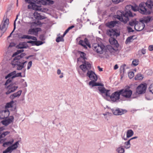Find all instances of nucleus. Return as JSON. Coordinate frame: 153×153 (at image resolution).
<instances>
[{"mask_svg": "<svg viewBox=\"0 0 153 153\" xmlns=\"http://www.w3.org/2000/svg\"><path fill=\"white\" fill-rule=\"evenodd\" d=\"M23 51L22 49L18 50L12 55L13 57H15L12 61L11 64L13 67H16L18 70H21L24 67V64L27 62V61L23 60V57L26 55L25 53H22L20 55L17 56Z\"/></svg>", "mask_w": 153, "mask_h": 153, "instance_id": "nucleus-1", "label": "nucleus"}, {"mask_svg": "<svg viewBox=\"0 0 153 153\" xmlns=\"http://www.w3.org/2000/svg\"><path fill=\"white\" fill-rule=\"evenodd\" d=\"M139 12L142 14H150L153 13V1L147 0L146 2H141L139 5Z\"/></svg>", "mask_w": 153, "mask_h": 153, "instance_id": "nucleus-2", "label": "nucleus"}, {"mask_svg": "<svg viewBox=\"0 0 153 153\" xmlns=\"http://www.w3.org/2000/svg\"><path fill=\"white\" fill-rule=\"evenodd\" d=\"M116 16V18L120 21L126 23L129 20L128 16L132 17L133 16L130 11H126L124 14L122 11H118Z\"/></svg>", "mask_w": 153, "mask_h": 153, "instance_id": "nucleus-3", "label": "nucleus"}, {"mask_svg": "<svg viewBox=\"0 0 153 153\" xmlns=\"http://www.w3.org/2000/svg\"><path fill=\"white\" fill-rule=\"evenodd\" d=\"M96 81L92 80L90 81L89 84L90 85H91L92 87L95 86H99L98 87V88L100 93L102 94L103 93H106V95L107 96H109V94L108 93L109 90H107L104 87V85L101 83H97L95 82Z\"/></svg>", "mask_w": 153, "mask_h": 153, "instance_id": "nucleus-4", "label": "nucleus"}, {"mask_svg": "<svg viewBox=\"0 0 153 153\" xmlns=\"http://www.w3.org/2000/svg\"><path fill=\"white\" fill-rule=\"evenodd\" d=\"M130 88V86H126L124 88L120 90L121 95L123 97L127 99L131 98L132 91Z\"/></svg>", "mask_w": 153, "mask_h": 153, "instance_id": "nucleus-5", "label": "nucleus"}, {"mask_svg": "<svg viewBox=\"0 0 153 153\" xmlns=\"http://www.w3.org/2000/svg\"><path fill=\"white\" fill-rule=\"evenodd\" d=\"M9 23V19L7 18V15H5L0 25V31L2 35L6 31Z\"/></svg>", "mask_w": 153, "mask_h": 153, "instance_id": "nucleus-6", "label": "nucleus"}, {"mask_svg": "<svg viewBox=\"0 0 153 153\" xmlns=\"http://www.w3.org/2000/svg\"><path fill=\"white\" fill-rule=\"evenodd\" d=\"M94 51L98 53L102 54L103 53L105 46L102 43H94L92 46Z\"/></svg>", "mask_w": 153, "mask_h": 153, "instance_id": "nucleus-7", "label": "nucleus"}, {"mask_svg": "<svg viewBox=\"0 0 153 153\" xmlns=\"http://www.w3.org/2000/svg\"><path fill=\"white\" fill-rule=\"evenodd\" d=\"M107 90L109 91L108 92L109 94V96L106 95V93L104 94L106 96L110 97L112 101L113 102H116L117 100H118L120 99V95H121V93L120 92V90L114 92V93L112 94L111 95H110V93L109 92L110 90Z\"/></svg>", "mask_w": 153, "mask_h": 153, "instance_id": "nucleus-8", "label": "nucleus"}, {"mask_svg": "<svg viewBox=\"0 0 153 153\" xmlns=\"http://www.w3.org/2000/svg\"><path fill=\"white\" fill-rule=\"evenodd\" d=\"M79 68L83 72H85L91 69V65L89 62L85 61L83 64L80 65Z\"/></svg>", "mask_w": 153, "mask_h": 153, "instance_id": "nucleus-9", "label": "nucleus"}, {"mask_svg": "<svg viewBox=\"0 0 153 153\" xmlns=\"http://www.w3.org/2000/svg\"><path fill=\"white\" fill-rule=\"evenodd\" d=\"M147 86L146 84H142L139 85L137 88L136 92L139 94L145 93Z\"/></svg>", "mask_w": 153, "mask_h": 153, "instance_id": "nucleus-10", "label": "nucleus"}, {"mask_svg": "<svg viewBox=\"0 0 153 153\" xmlns=\"http://www.w3.org/2000/svg\"><path fill=\"white\" fill-rule=\"evenodd\" d=\"M79 44L81 45L85 49L87 48V46L89 48L91 47L88 40L87 38H85L84 39V41L82 40H80L79 41Z\"/></svg>", "mask_w": 153, "mask_h": 153, "instance_id": "nucleus-11", "label": "nucleus"}, {"mask_svg": "<svg viewBox=\"0 0 153 153\" xmlns=\"http://www.w3.org/2000/svg\"><path fill=\"white\" fill-rule=\"evenodd\" d=\"M19 141L16 142L11 146L8 147L5 151H3V153H7L8 152H11L13 150L16 149L18 147V144Z\"/></svg>", "mask_w": 153, "mask_h": 153, "instance_id": "nucleus-12", "label": "nucleus"}, {"mask_svg": "<svg viewBox=\"0 0 153 153\" xmlns=\"http://www.w3.org/2000/svg\"><path fill=\"white\" fill-rule=\"evenodd\" d=\"M87 76H88L91 80L97 81V75L92 71H88L87 73Z\"/></svg>", "mask_w": 153, "mask_h": 153, "instance_id": "nucleus-13", "label": "nucleus"}, {"mask_svg": "<svg viewBox=\"0 0 153 153\" xmlns=\"http://www.w3.org/2000/svg\"><path fill=\"white\" fill-rule=\"evenodd\" d=\"M107 34L111 37H116L119 36L120 35L119 33L116 32V31L113 29H110L107 31Z\"/></svg>", "mask_w": 153, "mask_h": 153, "instance_id": "nucleus-14", "label": "nucleus"}, {"mask_svg": "<svg viewBox=\"0 0 153 153\" xmlns=\"http://www.w3.org/2000/svg\"><path fill=\"white\" fill-rule=\"evenodd\" d=\"M112 111L113 114L116 115H121L127 112L126 110H123L119 108L116 109H112Z\"/></svg>", "mask_w": 153, "mask_h": 153, "instance_id": "nucleus-15", "label": "nucleus"}, {"mask_svg": "<svg viewBox=\"0 0 153 153\" xmlns=\"http://www.w3.org/2000/svg\"><path fill=\"white\" fill-rule=\"evenodd\" d=\"M27 8L29 9H32L35 10L43 11L41 7L37 6L34 3H33L31 5H28Z\"/></svg>", "mask_w": 153, "mask_h": 153, "instance_id": "nucleus-16", "label": "nucleus"}, {"mask_svg": "<svg viewBox=\"0 0 153 153\" xmlns=\"http://www.w3.org/2000/svg\"><path fill=\"white\" fill-rule=\"evenodd\" d=\"M41 30V29L40 28H31L29 29L28 31V33L36 36L38 35V32L40 31Z\"/></svg>", "mask_w": 153, "mask_h": 153, "instance_id": "nucleus-17", "label": "nucleus"}, {"mask_svg": "<svg viewBox=\"0 0 153 153\" xmlns=\"http://www.w3.org/2000/svg\"><path fill=\"white\" fill-rule=\"evenodd\" d=\"M17 86H15L13 85H10L7 87V88L8 89V91L6 92V94L7 95L8 94L11 92H14L18 88Z\"/></svg>", "mask_w": 153, "mask_h": 153, "instance_id": "nucleus-18", "label": "nucleus"}, {"mask_svg": "<svg viewBox=\"0 0 153 153\" xmlns=\"http://www.w3.org/2000/svg\"><path fill=\"white\" fill-rule=\"evenodd\" d=\"M10 114L8 110H5L0 112V119H3L8 117Z\"/></svg>", "mask_w": 153, "mask_h": 153, "instance_id": "nucleus-19", "label": "nucleus"}, {"mask_svg": "<svg viewBox=\"0 0 153 153\" xmlns=\"http://www.w3.org/2000/svg\"><path fill=\"white\" fill-rule=\"evenodd\" d=\"M145 27V25L144 23L138 22L135 25L134 29L137 31H140L142 30Z\"/></svg>", "mask_w": 153, "mask_h": 153, "instance_id": "nucleus-20", "label": "nucleus"}, {"mask_svg": "<svg viewBox=\"0 0 153 153\" xmlns=\"http://www.w3.org/2000/svg\"><path fill=\"white\" fill-rule=\"evenodd\" d=\"M10 118L7 120H4L1 121L2 123L4 125L6 126L9 124L11 123L13 121L14 117L13 116H11Z\"/></svg>", "mask_w": 153, "mask_h": 153, "instance_id": "nucleus-21", "label": "nucleus"}, {"mask_svg": "<svg viewBox=\"0 0 153 153\" xmlns=\"http://www.w3.org/2000/svg\"><path fill=\"white\" fill-rule=\"evenodd\" d=\"M116 38V37H111L109 39V42L111 45H114L116 47H117L119 45L116 39L115 38Z\"/></svg>", "mask_w": 153, "mask_h": 153, "instance_id": "nucleus-22", "label": "nucleus"}, {"mask_svg": "<svg viewBox=\"0 0 153 153\" xmlns=\"http://www.w3.org/2000/svg\"><path fill=\"white\" fill-rule=\"evenodd\" d=\"M22 92L21 90H19L17 92L11 95L10 96V98L12 100L13 99L15 98L19 97L21 94Z\"/></svg>", "mask_w": 153, "mask_h": 153, "instance_id": "nucleus-23", "label": "nucleus"}, {"mask_svg": "<svg viewBox=\"0 0 153 153\" xmlns=\"http://www.w3.org/2000/svg\"><path fill=\"white\" fill-rule=\"evenodd\" d=\"M133 131L132 130L130 129L128 130L126 133L127 137L126 138H125L124 137V139L125 140H127L128 138H129L131 137L133 135Z\"/></svg>", "mask_w": 153, "mask_h": 153, "instance_id": "nucleus-24", "label": "nucleus"}, {"mask_svg": "<svg viewBox=\"0 0 153 153\" xmlns=\"http://www.w3.org/2000/svg\"><path fill=\"white\" fill-rule=\"evenodd\" d=\"M117 23L116 21H111L106 24L107 26L109 28H111L114 27Z\"/></svg>", "mask_w": 153, "mask_h": 153, "instance_id": "nucleus-25", "label": "nucleus"}, {"mask_svg": "<svg viewBox=\"0 0 153 153\" xmlns=\"http://www.w3.org/2000/svg\"><path fill=\"white\" fill-rule=\"evenodd\" d=\"M153 20V17L150 16H148L145 17L143 20V21L146 23H148Z\"/></svg>", "mask_w": 153, "mask_h": 153, "instance_id": "nucleus-26", "label": "nucleus"}, {"mask_svg": "<svg viewBox=\"0 0 153 153\" xmlns=\"http://www.w3.org/2000/svg\"><path fill=\"white\" fill-rule=\"evenodd\" d=\"M33 15L36 19L41 20L44 19L43 17L41 16L40 14L37 12H35L34 13Z\"/></svg>", "mask_w": 153, "mask_h": 153, "instance_id": "nucleus-27", "label": "nucleus"}, {"mask_svg": "<svg viewBox=\"0 0 153 153\" xmlns=\"http://www.w3.org/2000/svg\"><path fill=\"white\" fill-rule=\"evenodd\" d=\"M17 48L19 49H23L27 48L26 43L23 42L20 43L17 46Z\"/></svg>", "mask_w": 153, "mask_h": 153, "instance_id": "nucleus-28", "label": "nucleus"}, {"mask_svg": "<svg viewBox=\"0 0 153 153\" xmlns=\"http://www.w3.org/2000/svg\"><path fill=\"white\" fill-rule=\"evenodd\" d=\"M14 142V140L13 139H11L10 141H7L6 142L4 143L3 144V146L4 147L6 146H10L12 145Z\"/></svg>", "mask_w": 153, "mask_h": 153, "instance_id": "nucleus-29", "label": "nucleus"}, {"mask_svg": "<svg viewBox=\"0 0 153 153\" xmlns=\"http://www.w3.org/2000/svg\"><path fill=\"white\" fill-rule=\"evenodd\" d=\"M28 43H35V45L36 46H39V45H41L42 44V42L41 41H30L27 42Z\"/></svg>", "mask_w": 153, "mask_h": 153, "instance_id": "nucleus-30", "label": "nucleus"}, {"mask_svg": "<svg viewBox=\"0 0 153 153\" xmlns=\"http://www.w3.org/2000/svg\"><path fill=\"white\" fill-rule=\"evenodd\" d=\"M16 73V71H13V72L10 73L9 74H8L7 76L5 77V78L6 79H7L8 78L12 76V77L13 76H15V74Z\"/></svg>", "mask_w": 153, "mask_h": 153, "instance_id": "nucleus-31", "label": "nucleus"}, {"mask_svg": "<svg viewBox=\"0 0 153 153\" xmlns=\"http://www.w3.org/2000/svg\"><path fill=\"white\" fill-rule=\"evenodd\" d=\"M38 3H40L43 5H46L47 4V1H48L46 0H36Z\"/></svg>", "mask_w": 153, "mask_h": 153, "instance_id": "nucleus-32", "label": "nucleus"}, {"mask_svg": "<svg viewBox=\"0 0 153 153\" xmlns=\"http://www.w3.org/2000/svg\"><path fill=\"white\" fill-rule=\"evenodd\" d=\"M143 77L140 74H137L135 77V79L136 80H140L143 79Z\"/></svg>", "mask_w": 153, "mask_h": 153, "instance_id": "nucleus-33", "label": "nucleus"}, {"mask_svg": "<svg viewBox=\"0 0 153 153\" xmlns=\"http://www.w3.org/2000/svg\"><path fill=\"white\" fill-rule=\"evenodd\" d=\"M117 151L118 153H124L125 152L124 149L122 147H119L117 149Z\"/></svg>", "mask_w": 153, "mask_h": 153, "instance_id": "nucleus-34", "label": "nucleus"}, {"mask_svg": "<svg viewBox=\"0 0 153 153\" xmlns=\"http://www.w3.org/2000/svg\"><path fill=\"white\" fill-rule=\"evenodd\" d=\"M64 36H62L61 37L60 36H58V37L56 39V41L57 42H63L64 41V39L63 38V37Z\"/></svg>", "mask_w": 153, "mask_h": 153, "instance_id": "nucleus-35", "label": "nucleus"}, {"mask_svg": "<svg viewBox=\"0 0 153 153\" xmlns=\"http://www.w3.org/2000/svg\"><path fill=\"white\" fill-rule=\"evenodd\" d=\"M125 147L126 149H128L130 147V140H129L128 141L125 143Z\"/></svg>", "mask_w": 153, "mask_h": 153, "instance_id": "nucleus-36", "label": "nucleus"}, {"mask_svg": "<svg viewBox=\"0 0 153 153\" xmlns=\"http://www.w3.org/2000/svg\"><path fill=\"white\" fill-rule=\"evenodd\" d=\"M139 62V60L138 59H134L132 62V64L133 65L136 66L138 65Z\"/></svg>", "mask_w": 153, "mask_h": 153, "instance_id": "nucleus-37", "label": "nucleus"}, {"mask_svg": "<svg viewBox=\"0 0 153 153\" xmlns=\"http://www.w3.org/2000/svg\"><path fill=\"white\" fill-rule=\"evenodd\" d=\"M137 22V21L136 20H133V21H131L129 22V25L131 26H135V25L136 24Z\"/></svg>", "mask_w": 153, "mask_h": 153, "instance_id": "nucleus-38", "label": "nucleus"}, {"mask_svg": "<svg viewBox=\"0 0 153 153\" xmlns=\"http://www.w3.org/2000/svg\"><path fill=\"white\" fill-rule=\"evenodd\" d=\"M133 36H130L128 37L126 39V43H129L131 42V41L133 40Z\"/></svg>", "mask_w": 153, "mask_h": 153, "instance_id": "nucleus-39", "label": "nucleus"}, {"mask_svg": "<svg viewBox=\"0 0 153 153\" xmlns=\"http://www.w3.org/2000/svg\"><path fill=\"white\" fill-rule=\"evenodd\" d=\"M79 53L80 54V57L84 59H86L85 57V54L82 52L79 51Z\"/></svg>", "mask_w": 153, "mask_h": 153, "instance_id": "nucleus-40", "label": "nucleus"}, {"mask_svg": "<svg viewBox=\"0 0 153 153\" xmlns=\"http://www.w3.org/2000/svg\"><path fill=\"white\" fill-rule=\"evenodd\" d=\"M13 102L12 101L11 102H10L7 103L5 105V107L6 108H9L12 107V103H13Z\"/></svg>", "mask_w": 153, "mask_h": 153, "instance_id": "nucleus-41", "label": "nucleus"}, {"mask_svg": "<svg viewBox=\"0 0 153 153\" xmlns=\"http://www.w3.org/2000/svg\"><path fill=\"white\" fill-rule=\"evenodd\" d=\"M128 76L130 79H131L134 76V74L133 72H130L128 74Z\"/></svg>", "mask_w": 153, "mask_h": 153, "instance_id": "nucleus-42", "label": "nucleus"}, {"mask_svg": "<svg viewBox=\"0 0 153 153\" xmlns=\"http://www.w3.org/2000/svg\"><path fill=\"white\" fill-rule=\"evenodd\" d=\"M21 74H22L21 73H18L17 74H16V73L15 74V75L13 76L12 77V78H13L16 77H19V76L22 77V76L21 75Z\"/></svg>", "mask_w": 153, "mask_h": 153, "instance_id": "nucleus-43", "label": "nucleus"}, {"mask_svg": "<svg viewBox=\"0 0 153 153\" xmlns=\"http://www.w3.org/2000/svg\"><path fill=\"white\" fill-rule=\"evenodd\" d=\"M21 38L22 39H30V36L28 35H23L21 37Z\"/></svg>", "mask_w": 153, "mask_h": 153, "instance_id": "nucleus-44", "label": "nucleus"}, {"mask_svg": "<svg viewBox=\"0 0 153 153\" xmlns=\"http://www.w3.org/2000/svg\"><path fill=\"white\" fill-rule=\"evenodd\" d=\"M32 61H30L27 64V70H29L30 68L32 66Z\"/></svg>", "mask_w": 153, "mask_h": 153, "instance_id": "nucleus-45", "label": "nucleus"}, {"mask_svg": "<svg viewBox=\"0 0 153 153\" xmlns=\"http://www.w3.org/2000/svg\"><path fill=\"white\" fill-rule=\"evenodd\" d=\"M112 1L114 4H117L123 1V0H112Z\"/></svg>", "mask_w": 153, "mask_h": 153, "instance_id": "nucleus-46", "label": "nucleus"}, {"mask_svg": "<svg viewBox=\"0 0 153 153\" xmlns=\"http://www.w3.org/2000/svg\"><path fill=\"white\" fill-rule=\"evenodd\" d=\"M149 89L150 91L153 94V83L151 84L150 86Z\"/></svg>", "mask_w": 153, "mask_h": 153, "instance_id": "nucleus-47", "label": "nucleus"}, {"mask_svg": "<svg viewBox=\"0 0 153 153\" xmlns=\"http://www.w3.org/2000/svg\"><path fill=\"white\" fill-rule=\"evenodd\" d=\"M25 1L26 2L30 4L29 5H31L34 3L31 0H25Z\"/></svg>", "mask_w": 153, "mask_h": 153, "instance_id": "nucleus-48", "label": "nucleus"}, {"mask_svg": "<svg viewBox=\"0 0 153 153\" xmlns=\"http://www.w3.org/2000/svg\"><path fill=\"white\" fill-rule=\"evenodd\" d=\"M127 28L128 30V32H133L134 31L132 29V28L129 26L127 27Z\"/></svg>", "mask_w": 153, "mask_h": 153, "instance_id": "nucleus-49", "label": "nucleus"}, {"mask_svg": "<svg viewBox=\"0 0 153 153\" xmlns=\"http://www.w3.org/2000/svg\"><path fill=\"white\" fill-rule=\"evenodd\" d=\"M10 132L8 131H5L3 132V135L4 137H5L6 136L10 134Z\"/></svg>", "mask_w": 153, "mask_h": 153, "instance_id": "nucleus-50", "label": "nucleus"}, {"mask_svg": "<svg viewBox=\"0 0 153 153\" xmlns=\"http://www.w3.org/2000/svg\"><path fill=\"white\" fill-rule=\"evenodd\" d=\"M11 82V79H8L7 81H6L5 85L6 86L8 84L10 83Z\"/></svg>", "mask_w": 153, "mask_h": 153, "instance_id": "nucleus-51", "label": "nucleus"}, {"mask_svg": "<svg viewBox=\"0 0 153 153\" xmlns=\"http://www.w3.org/2000/svg\"><path fill=\"white\" fill-rule=\"evenodd\" d=\"M30 39H31L33 40L36 41L37 40V39L36 38V37L34 36H30Z\"/></svg>", "mask_w": 153, "mask_h": 153, "instance_id": "nucleus-52", "label": "nucleus"}, {"mask_svg": "<svg viewBox=\"0 0 153 153\" xmlns=\"http://www.w3.org/2000/svg\"><path fill=\"white\" fill-rule=\"evenodd\" d=\"M149 49L150 51L153 50V45H150L149 47Z\"/></svg>", "mask_w": 153, "mask_h": 153, "instance_id": "nucleus-53", "label": "nucleus"}, {"mask_svg": "<svg viewBox=\"0 0 153 153\" xmlns=\"http://www.w3.org/2000/svg\"><path fill=\"white\" fill-rule=\"evenodd\" d=\"M69 30L68 28L66 29L63 34V36H64L68 32Z\"/></svg>", "mask_w": 153, "mask_h": 153, "instance_id": "nucleus-54", "label": "nucleus"}, {"mask_svg": "<svg viewBox=\"0 0 153 153\" xmlns=\"http://www.w3.org/2000/svg\"><path fill=\"white\" fill-rule=\"evenodd\" d=\"M141 52L142 54H144L146 53V50L145 49H143L141 50Z\"/></svg>", "mask_w": 153, "mask_h": 153, "instance_id": "nucleus-55", "label": "nucleus"}, {"mask_svg": "<svg viewBox=\"0 0 153 153\" xmlns=\"http://www.w3.org/2000/svg\"><path fill=\"white\" fill-rule=\"evenodd\" d=\"M5 129L4 127H0V134H1V131Z\"/></svg>", "mask_w": 153, "mask_h": 153, "instance_id": "nucleus-56", "label": "nucleus"}, {"mask_svg": "<svg viewBox=\"0 0 153 153\" xmlns=\"http://www.w3.org/2000/svg\"><path fill=\"white\" fill-rule=\"evenodd\" d=\"M118 66L117 65V64H116L114 66V70H116L117 69H118Z\"/></svg>", "mask_w": 153, "mask_h": 153, "instance_id": "nucleus-57", "label": "nucleus"}, {"mask_svg": "<svg viewBox=\"0 0 153 153\" xmlns=\"http://www.w3.org/2000/svg\"><path fill=\"white\" fill-rule=\"evenodd\" d=\"M97 68L99 71H102V68H100V66H98Z\"/></svg>", "mask_w": 153, "mask_h": 153, "instance_id": "nucleus-58", "label": "nucleus"}, {"mask_svg": "<svg viewBox=\"0 0 153 153\" xmlns=\"http://www.w3.org/2000/svg\"><path fill=\"white\" fill-rule=\"evenodd\" d=\"M4 141V139H1L0 140V144L3 143Z\"/></svg>", "mask_w": 153, "mask_h": 153, "instance_id": "nucleus-59", "label": "nucleus"}, {"mask_svg": "<svg viewBox=\"0 0 153 153\" xmlns=\"http://www.w3.org/2000/svg\"><path fill=\"white\" fill-rule=\"evenodd\" d=\"M74 25H72L71 26L69 27L68 29L70 30L72 29V28H74Z\"/></svg>", "mask_w": 153, "mask_h": 153, "instance_id": "nucleus-60", "label": "nucleus"}, {"mask_svg": "<svg viewBox=\"0 0 153 153\" xmlns=\"http://www.w3.org/2000/svg\"><path fill=\"white\" fill-rule=\"evenodd\" d=\"M57 73L58 74H61V71L59 69H58L57 70Z\"/></svg>", "mask_w": 153, "mask_h": 153, "instance_id": "nucleus-61", "label": "nucleus"}, {"mask_svg": "<svg viewBox=\"0 0 153 153\" xmlns=\"http://www.w3.org/2000/svg\"><path fill=\"white\" fill-rule=\"evenodd\" d=\"M137 138V137H134L131 138L130 139H129V140H130V141L131 140H133V139H136Z\"/></svg>", "mask_w": 153, "mask_h": 153, "instance_id": "nucleus-62", "label": "nucleus"}, {"mask_svg": "<svg viewBox=\"0 0 153 153\" xmlns=\"http://www.w3.org/2000/svg\"><path fill=\"white\" fill-rule=\"evenodd\" d=\"M4 137L3 135V134L2 133L0 135V139L1 138Z\"/></svg>", "mask_w": 153, "mask_h": 153, "instance_id": "nucleus-63", "label": "nucleus"}, {"mask_svg": "<svg viewBox=\"0 0 153 153\" xmlns=\"http://www.w3.org/2000/svg\"><path fill=\"white\" fill-rule=\"evenodd\" d=\"M132 8L133 10H134V11H137V10L135 9L134 7L133 6H132Z\"/></svg>", "mask_w": 153, "mask_h": 153, "instance_id": "nucleus-64", "label": "nucleus"}]
</instances>
